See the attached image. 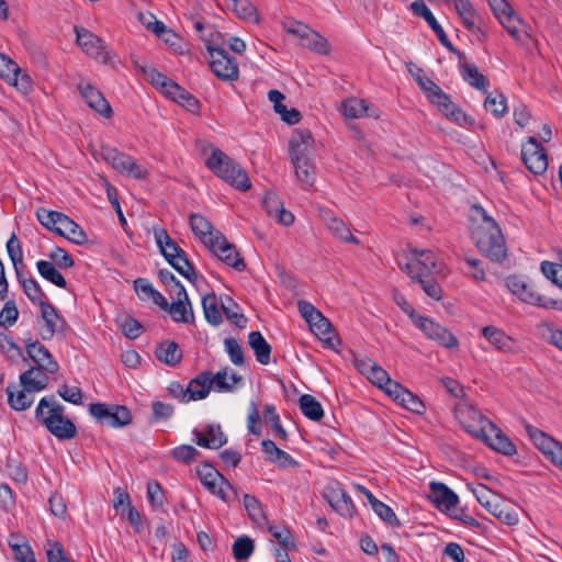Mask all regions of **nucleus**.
Wrapping results in <instances>:
<instances>
[{
	"mask_svg": "<svg viewBox=\"0 0 562 562\" xmlns=\"http://www.w3.org/2000/svg\"><path fill=\"white\" fill-rule=\"evenodd\" d=\"M48 562H75L68 559L60 542L48 541L45 546Z\"/></svg>",
	"mask_w": 562,
	"mask_h": 562,
	"instance_id": "nucleus-64",
	"label": "nucleus"
},
{
	"mask_svg": "<svg viewBox=\"0 0 562 562\" xmlns=\"http://www.w3.org/2000/svg\"><path fill=\"white\" fill-rule=\"evenodd\" d=\"M341 113L347 119L362 117L368 111L364 100L358 98H349L341 103Z\"/></svg>",
	"mask_w": 562,
	"mask_h": 562,
	"instance_id": "nucleus-45",
	"label": "nucleus"
},
{
	"mask_svg": "<svg viewBox=\"0 0 562 562\" xmlns=\"http://www.w3.org/2000/svg\"><path fill=\"white\" fill-rule=\"evenodd\" d=\"M300 409L305 417L318 422L324 416V409L321 403L310 394H303L299 400Z\"/></svg>",
	"mask_w": 562,
	"mask_h": 562,
	"instance_id": "nucleus-39",
	"label": "nucleus"
},
{
	"mask_svg": "<svg viewBox=\"0 0 562 562\" xmlns=\"http://www.w3.org/2000/svg\"><path fill=\"white\" fill-rule=\"evenodd\" d=\"M64 413V406L55 402L54 396L43 397L35 409V418L57 439L68 440L76 437L77 428Z\"/></svg>",
	"mask_w": 562,
	"mask_h": 562,
	"instance_id": "nucleus-1",
	"label": "nucleus"
},
{
	"mask_svg": "<svg viewBox=\"0 0 562 562\" xmlns=\"http://www.w3.org/2000/svg\"><path fill=\"white\" fill-rule=\"evenodd\" d=\"M263 418L267 423L271 425L272 434L274 437L286 440L288 432L282 427L280 422V416L277 413L276 406L273 404H266L263 408Z\"/></svg>",
	"mask_w": 562,
	"mask_h": 562,
	"instance_id": "nucleus-43",
	"label": "nucleus"
},
{
	"mask_svg": "<svg viewBox=\"0 0 562 562\" xmlns=\"http://www.w3.org/2000/svg\"><path fill=\"white\" fill-rule=\"evenodd\" d=\"M521 159L526 168L533 175H542L548 169V156L543 146L535 136L521 147Z\"/></svg>",
	"mask_w": 562,
	"mask_h": 562,
	"instance_id": "nucleus-12",
	"label": "nucleus"
},
{
	"mask_svg": "<svg viewBox=\"0 0 562 562\" xmlns=\"http://www.w3.org/2000/svg\"><path fill=\"white\" fill-rule=\"evenodd\" d=\"M189 221L193 234L209 247V241H214L215 234H217L218 231L214 229L212 224L200 214H190Z\"/></svg>",
	"mask_w": 562,
	"mask_h": 562,
	"instance_id": "nucleus-30",
	"label": "nucleus"
},
{
	"mask_svg": "<svg viewBox=\"0 0 562 562\" xmlns=\"http://www.w3.org/2000/svg\"><path fill=\"white\" fill-rule=\"evenodd\" d=\"M501 24L505 27L508 34L514 37L516 41L520 40V33L518 30V25L522 24L524 21L520 15L514 10L509 11V13L505 15H501L498 19Z\"/></svg>",
	"mask_w": 562,
	"mask_h": 562,
	"instance_id": "nucleus-54",
	"label": "nucleus"
},
{
	"mask_svg": "<svg viewBox=\"0 0 562 562\" xmlns=\"http://www.w3.org/2000/svg\"><path fill=\"white\" fill-rule=\"evenodd\" d=\"M291 161L313 160V137L308 130H297L289 143Z\"/></svg>",
	"mask_w": 562,
	"mask_h": 562,
	"instance_id": "nucleus-18",
	"label": "nucleus"
},
{
	"mask_svg": "<svg viewBox=\"0 0 562 562\" xmlns=\"http://www.w3.org/2000/svg\"><path fill=\"white\" fill-rule=\"evenodd\" d=\"M16 278L19 283L22 285L24 293L32 303L38 304L40 307H42V304L49 303L47 295L35 279L24 278L21 270H18Z\"/></svg>",
	"mask_w": 562,
	"mask_h": 562,
	"instance_id": "nucleus-31",
	"label": "nucleus"
},
{
	"mask_svg": "<svg viewBox=\"0 0 562 562\" xmlns=\"http://www.w3.org/2000/svg\"><path fill=\"white\" fill-rule=\"evenodd\" d=\"M484 106L491 111L496 119H501L507 112L506 97L502 92H490L484 101Z\"/></svg>",
	"mask_w": 562,
	"mask_h": 562,
	"instance_id": "nucleus-46",
	"label": "nucleus"
},
{
	"mask_svg": "<svg viewBox=\"0 0 562 562\" xmlns=\"http://www.w3.org/2000/svg\"><path fill=\"white\" fill-rule=\"evenodd\" d=\"M302 45L322 55H326L330 50L327 40L315 31L308 33L307 37L302 41Z\"/></svg>",
	"mask_w": 562,
	"mask_h": 562,
	"instance_id": "nucleus-49",
	"label": "nucleus"
},
{
	"mask_svg": "<svg viewBox=\"0 0 562 562\" xmlns=\"http://www.w3.org/2000/svg\"><path fill=\"white\" fill-rule=\"evenodd\" d=\"M508 290L517 295L522 302L544 308H557L558 302L538 293L531 283L526 282L517 276L506 279Z\"/></svg>",
	"mask_w": 562,
	"mask_h": 562,
	"instance_id": "nucleus-9",
	"label": "nucleus"
},
{
	"mask_svg": "<svg viewBox=\"0 0 562 562\" xmlns=\"http://www.w3.org/2000/svg\"><path fill=\"white\" fill-rule=\"evenodd\" d=\"M429 486L430 498L439 510L450 513L456 509L459 497L451 488L440 482H431Z\"/></svg>",
	"mask_w": 562,
	"mask_h": 562,
	"instance_id": "nucleus-21",
	"label": "nucleus"
},
{
	"mask_svg": "<svg viewBox=\"0 0 562 562\" xmlns=\"http://www.w3.org/2000/svg\"><path fill=\"white\" fill-rule=\"evenodd\" d=\"M142 71L146 76V78L150 81L151 85L159 88L162 93L167 94L169 90V86L172 83H177L176 81L169 79L166 75L161 74L155 68L145 67L142 68Z\"/></svg>",
	"mask_w": 562,
	"mask_h": 562,
	"instance_id": "nucleus-53",
	"label": "nucleus"
},
{
	"mask_svg": "<svg viewBox=\"0 0 562 562\" xmlns=\"http://www.w3.org/2000/svg\"><path fill=\"white\" fill-rule=\"evenodd\" d=\"M89 413L99 423L110 427H124L132 422V414L124 405L92 403L89 406Z\"/></svg>",
	"mask_w": 562,
	"mask_h": 562,
	"instance_id": "nucleus-8",
	"label": "nucleus"
},
{
	"mask_svg": "<svg viewBox=\"0 0 562 562\" xmlns=\"http://www.w3.org/2000/svg\"><path fill=\"white\" fill-rule=\"evenodd\" d=\"M477 502L485 507L494 517L507 526L518 524V514L514 507L494 499L493 492L484 484H477L472 488Z\"/></svg>",
	"mask_w": 562,
	"mask_h": 562,
	"instance_id": "nucleus-7",
	"label": "nucleus"
},
{
	"mask_svg": "<svg viewBox=\"0 0 562 562\" xmlns=\"http://www.w3.org/2000/svg\"><path fill=\"white\" fill-rule=\"evenodd\" d=\"M176 300L169 304L166 312H168L176 323H194V313L188 293L183 285L178 286V292H175Z\"/></svg>",
	"mask_w": 562,
	"mask_h": 562,
	"instance_id": "nucleus-17",
	"label": "nucleus"
},
{
	"mask_svg": "<svg viewBox=\"0 0 562 562\" xmlns=\"http://www.w3.org/2000/svg\"><path fill=\"white\" fill-rule=\"evenodd\" d=\"M55 234L67 238L76 245H83L88 243V236L86 232L66 214L59 222L58 227L55 228Z\"/></svg>",
	"mask_w": 562,
	"mask_h": 562,
	"instance_id": "nucleus-26",
	"label": "nucleus"
},
{
	"mask_svg": "<svg viewBox=\"0 0 562 562\" xmlns=\"http://www.w3.org/2000/svg\"><path fill=\"white\" fill-rule=\"evenodd\" d=\"M225 350L227 351L231 361L235 366L245 364V355L243 347L234 337H228L224 340Z\"/></svg>",
	"mask_w": 562,
	"mask_h": 562,
	"instance_id": "nucleus-61",
	"label": "nucleus"
},
{
	"mask_svg": "<svg viewBox=\"0 0 562 562\" xmlns=\"http://www.w3.org/2000/svg\"><path fill=\"white\" fill-rule=\"evenodd\" d=\"M38 273L47 281L52 282L58 288L66 289L67 281L64 276L56 269L53 261L40 260L36 263Z\"/></svg>",
	"mask_w": 562,
	"mask_h": 562,
	"instance_id": "nucleus-38",
	"label": "nucleus"
},
{
	"mask_svg": "<svg viewBox=\"0 0 562 562\" xmlns=\"http://www.w3.org/2000/svg\"><path fill=\"white\" fill-rule=\"evenodd\" d=\"M25 349L29 358L38 367L49 374H56L59 371V364L54 359L52 352L38 340H33L31 333L24 338Z\"/></svg>",
	"mask_w": 562,
	"mask_h": 562,
	"instance_id": "nucleus-15",
	"label": "nucleus"
},
{
	"mask_svg": "<svg viewBox=\"0 0 562 562\" xmlns=\"http://www.w3.org/2000/svg\"><path fill=\"white\" fill-rule=\"evenodd\" d=\"M268 530L271 536L281 544L283 548L288 550H296L295 537L291 532V530L281 524H269Z\"/></svg>",
	"mask_w": 562,
	"mask_h": 562,
	"instance_id": "nucleus-41",
	"label": "nucleus"
},
{
	"mask_svg": "<svg viewBox=\"0 0 562 562\" xmlns=\"http://www.w3.org/2000/svg\"><path fill=\"white\" fill-rule=\"evenodd\" d=\"M78 90L86 101V103L98 112L100 115L109 119L112 116L113 111L110 103L106 101L100 90L93 87L88 81H81L78 83Z\"/></svg>",
	"mask_w": 562,
	"mask_h": 562,
	"instance_id": "nucleus-19",
	"label": "nucleus"
},
{
	"mask_svg": "<svg viewBox=\"0 0 562 562\" xmlns=\"http://www.w3.org/2000/svg\"><path fill=\"white\" fill-rule=\"evenodd\" d=\"M454 7L460 15L463 25L471 32L479 31L482 33L483 36H485V33L481 31L480 27L476 29L475 25V19H476V11L473 8L470 0H454Z\"/></svg>",
	"mask_w": 562,
	"mask_h": 562,
	"instance_id": "nucleus-37",
	"label": "nucleus"
},
{
	"mask_svg": "<svg viewBox=\"0 0 562 562\" xmlns=\"http://www.w3.org/2000/svg\"><path fill=\"white\" fill-rule=\"evenodd\" d=\"M468 413L472 417L477 416L482 424H487L490 427V432L493 434V436L487 434L483 426L480 428H474L470 425H467L464 428L469 434L477 439L483 440L493 450L504 456L512 457L517 452L515 443L495 424L480 415L472 406L468 407Z\"/></svg>",
	"mask_w": 562,
	"mask_h": 562,
	"instance_id": "nucleus-5",
	"label": "nucleus"
},
{
	"mask_svg": "<svg viewBox=\"0 0 562 562\" xmlns=\"http://www.w3.org/2000/svg\"><path fill=\"white\" fill-rule=\"evenodd\" d=\"M262 206L267 214L274 218L279 224L289 226L294 222V215L284 209L282 200L273 191L266 192L262 199Z\"/></svg>",
	"mask_w": 562,
	"mask_h": 562,
	"instance_id": "nucleus-20",
	"label": "nucleus"
},
{
	"mask_svg": "<svg viewBox=\"0 0 562 562\" xmlns=\"http://www.w3.org/2000/svg\"><path fill=\"white\" fill-rule=\"evenodd\" d=\"M295 176L303 189H310L315 181V166L313 160L292 161Z\"/></svg>",
	"mask_w": 562,
	"mask_h": 562,
	"instance_id": "nucleus-40",
	"label": "nucleus"
},
{
	"mask_svg": "<svg viewBox=\"0 0 562 562\" xmlns=\"http://www.w3.org/2000/svg\"><path fill=\"white\" fill-rule=\"evenodd\" d=\"M328 228L341 240L352 244H359L347 225L339 218L331 217L327 223Z\"/></svg>",
	"mask_w": 562,
	"mask_h": 562,
	"instance_id": "nucleus-55",
	"label": "nucleus"
},
{
	"mask_svg": "<svg viewBox=\"0 0 562 562\" xmlns=\"http://www.w3.org/2000/svg\"><path fill=\"white\" fill-rule=\"evenodd\" d=\"M416 80H417L419 87L422 88V90L425 92V94L428 98V100L432 104L438 99H441V100H446L447 99V93L443 92V90L435 81H432L430 78L418 76L416 78Z\"/></svg>",
	"mask_w": 562,
	"mask_h": 562,
	"instance_id": "nucleus-47",
	"label": "nucleus"
},
{
	"mask_svg": "<svg viewBox=\"0 0 562 562\" xmlns=\"http://www.w3.org/2000/svg\"><path fill=\"white\" fill-rule=\"evenodd\" d=\"M254 550V541L247 536L237 538L233 543V554L237 561L247 560L252 554Z\"/></svg>",
	"mask_w": 562,
	"mask_h": 562,
	"instance_id": "nucleus-51",
	"label": "nucleus"
},
{
	"mask_svg": "<svg viewBox=\"0 0 562 562\" xmlns=\"http://www.w3.org/2000/svg\"><path fill=\"white\" fill-rule=\"evenodd\" d=\"M196 474L201 483L207 488L209 492L215 488L220 482L226 484L227 488H233L228 480L221 474L211 463L204 462L196 468Z\"/></svg>",
	"mask_w": 562,
	"mask_h": 562,
	"instance_id": "nucleus-29",
	"label": "nucleus"
},
{
	"mask_svg": "<svg viewBox=\"0 0 562 562\" xmlns=\"http://www.w3.org/2000/svg\"><path fill=\"white\" fill-rule=\"evenodd\" d=\"M64 213L57 211H50L45 207H38L36 211V217L38 222L47 229L55 233V228L58 227L59 222L64 217Z\"/></svg>",
	"mask_w": 562,
	"mask_h": 562,
	"instance_id": "nucleus-50",
	"label": "nucleus"
},
{
	"mask_svg": "<svg viewBox=\"0 0 562 562\" xmlns=\"http://www.w3.org/2000/svg\"><path fill=\"white\" fill-rule=\"evenodd\" d=\"M409 9L412 10L414 15L423 18L428 23L430 29L436 33L442 46H445L447 49H452V43L449 41L446 32L437 22L436 18L428 9V7L425 4V2L414 1L411 3Z\"/></svg>",
	"mask_w": 562,
	"mask_h": 562,
	"instance_id": "nucleus-24",
	"label": "nucleus"
},
{
	"mask_svg": "<svg viewBox=\"0 0 562 562\" xmlns=\"http://www.w3.org/2000/svg\"><path fill=\"white\" fill-rule=\"evenodd\" d=\"M221 308L226 318L232 322L236 327L244 328L247 324L246 316L239 312L238 304L227 296L226 301L221 300Z\"/></svg>",
	"mask_w": 562,
	"mask_h": 562,
	"instance_id": "nucleus-42",
	"label": "nucleus"
},
{
	"mask_svg": "<svg viewBox=\"0 0 562 562\" xmlns=\"http://www.w3.org/2000/svg\"><path fill=\"white\" fill-rule=\"evenodd\" d=\"M490 229L471 228V238L479 251L494 262H502L507 256L505 239L499 226L491 224Z\"/></svg>",
	"mask_w": 562,
	"mask_h": 562,
	"instance_id": "nucleus-6",
	"label": "nucleus"
},
{
	"mask_svg": "<svg viewBox=\"0 0 562 562\" xmlns=\"http://www.w3.org/2000/svg\"><path fill=\"white\" fill-rule=\"evenodd\" d=\"M472 216H471V221H472V225H471V228H485L488 227L490 228V225L487 224H491L493 226H498V224L494 221V218H492L487 212L484 210V207H482L481 205L479 204H474L472 206Z\"/></svg>",
	"mask_w": 562,
	"mask_h": 562,
	"instance_id": "nucleus-59",
	"label": "nucleus"
},
{
	"mask_svg": "<svg viewBox=\"0 0 562 562\" xmlns=\"http://www.w3.org/2000/svg\"><path fill=\"white\" fill-rule=\"evenodd\" d=\"M416 281L420 283L425 293L434 300L439 301L442 296L441 286L437 281L425 274L424 272L416 273Z\"/></svg>",
	"mask_w": 562,
	"mask_h": 562,
	"instance_id": "nucleus-52",
	"label": "nucleus"
},
{
	"mask_svg": "<svg viewBox=\"0 0 562 562\" xmlns=\"http://www.w3.org/2000/svg\"><path fill=\"white\" fill-rule=\"evenodd\" d=\"M104 159L112 165V167L135 179H143L146 177L147 171L138 165L131 156L119 151L116 148L104 147L102 148Z\"/></svg>",
	"mask_w": 562,
	"mask_h": 562,
	"instance_id": "nucleus-14",
	"label": "nucleus"
},
{
	"mask_svg": "<svg viewBox=\"0 0 562 562\" xmlns=\"http://www.w3.org/2000/svg\"><path fill=\"white\" fill-rule=\"evenodd\" d=\"M210 55V67L221 80L232 81L238 78V65L222 47L206 45Z\"/></svg>",
	"mask_w": 562,
	"mask_h": 562,
	"instance_id": "nucleus-10",
	"label": "nucleus"
},
{
	"mask_svg": "<svg viewBox=\"0 0 562 562\" xmlns=\"http://www.w3.org/2000/svg\"><path fill=\"white\" fill-rule=\"evenodd\" d=\"M193 385H196V383L193 382V379L189 382L186 389L180 382L172 381L168 386V392L172 397L179 398L184 403L190 401H199L200 398H191L192 393L199 392V390H193Z\"/></svg>",
	"mask_w": 562,
	"mask_h": 562,
	"instance_id": "nucleus-48",
	"label": "nucleus"
},
{
	"mask_svg": "<svg viewBox=\"0 0 562 562\" xmlns=\"http://www.w3.org/2000/svg\"><path fill=\"white\" fill-rule=\"evenodd\" d=\"M414 254L417 256L415 258L416 262L418 263L419 271L424 272L425 274H430L434 270L437 269V263L435 260V256L432 251L430 250H420L417 249L414 250Z\"/></svg>",
	"mask_w": 562,
	"mask_h": 562,
	"instance_id": "nucleus-58",
	"label": "nucleus"
},
{
	"mask_svg": "<svg viewBox=\"0 0 562 562\" xmlns=\"http://www.w3.org/2000/svg\"><path fill=\"white\" fill-rule=\"evenodd\" d=\"M524 425L535 446L549 456L555 465L562 469V443L526 422Z\"/></svg>",
	"mask_w": 562,
	"mask_h": 562,
	"instance_id": "nucleus-13",
	"label": "nucleus"
},
{
	"mask_svg": "<svg viewBox=\"0 0 562 562\" xmlns=\"http://www.w3.org/2000/svg\"><path fill=\"white\" fill-rule=\"evenodd\" d=\"M193 382L200 387L199 392L192 393L191 398H205L212 387L217 392H233L243 382V376L229 368H224L213 374L211 371H202Z\"/></svg>",
	"mask_w": 562,
	"mask_h": 562,
	"instance_id": "nucleus-4",
	"label": "nucleus"
},
{
	"mask_svg": "<svg viewBox=\"0 0 562 562\" xmlns=\"http://www.w3.org/2000/svg\"><path fill=\"white\" fill-rule=\"evenodd\" d=\"M202 307L204 317L207 323L213 326H218L223 322L221 301L214 293H209L202 297Z\"/></svg>",
	"mask_w": 562,
	"mask_h": 562,
	"instance_id": "nucleus-36",
	"label": "nucleus"
},
{
	"mask_svg": "<svg viewBox=\"0 0 562 562\" xmlns=\"http://www.w3.org/2000/svg\"><path fill=\"white\" fill-rule=\"evenodd\" d=\"M41 317L45 323L38 331L43 340H50L56 333L64 330L63 324L65 322L52 303L42 304Z\"/></svg>",
	"mask_w": 562,
	"mask_h": 562,
	"instance_id": "nucleus-23",
	"label": "nucleus"
},
{
	"mask_svg": "<svg viewBox=\"0 0 562 562\" xmlns=\"http://www.w3.org/2000/svg\"><path fill=\"white\" fill-rule=\"evenodd\" d=\"M76 40L82 50L89 56L100 59L102 64H109L111 53L105 48L104 42L85 27L75 26Z\"/></svg>",
	"mask_w": 562,
	"mask_h": 562,
	"instance_id": "nucleus-16",
	"label": "nucleus"
},
{
	"mask_svg": "<svg viewBox=\"0 0 562 562\" xmlns=\"http://www.w3.org/2000/svg\"><path fill=\"white\" fill-rule=\"evenodd\" d=\"M154 236L167 262L190 282H194L196 279L195 269L189 261L186 251L170 238L165 228H155Z\"/></svg>",
	"mask_w": 562,
	"mask_h": 562,
	"instance_id": "nucleus-3",
	"label": "nucleus"
},
{
	"mask_svg": "<svg viewBox=\"0 0 562 562\" xmlns=\"http://www.w3.org/2000/svg\"><path fill=\"white\" fill-rule=\"evenodd\" d=\"M232 7L238 18L244 20L255 18V20L258 21L256 16L257 10L250 0H232Z\"/></svg>",
	"mask_w": 562,
	"mask_h": 562,
	"instance_id": "nucleus-62",
	"label": "nucleus"
},
{
	"mask_svg": "<svg viewBox=\"0 0 562 562\" xmlns=\"http://www.w3.org/2000/svg\"><path fill=\"white\" fill-rule=\"evenodd\" d=\"M32 392L26 391L24 387L21 391H18L16 396L14 395V392L11 390V386L7 387V394H8V404L10 407L14 411H25L29 408L34 398L31 395Z\"/></svg>",
	"mask_w": 562,
	"mask_h": 562,
	"instance_id": "nucleus-44",
	"label": "nucleus"
},
{
	"mask_svg": "<svg viewBox=\"0 0 562 562\" xmlns=\"http://www.w3.org/2000/svg\"><path fill=\"white\" fill-rule=\"evenodd\" d=\"M428 338L437 341L446 348H453L458 346L457 337L440 324L432 330L431 336Z\"/></svg>",
	"mask_w": 562,
	"mask_h": 562,
	"instance_id": "nucleus-60",
	"label": "nucleus"
},
{
	"mask_svg": "<svg viewBox=\"0 0 562 562\" xmlns=\"http://www.w3.org/2000/svg\"><path fill=\"white\" fill-rule=\"evenodd\" d=\"M372 509L374 513L390 526H401L398 518L393 509L381 501L373 502Z\"/></svg>",
	"mask_w": 562,
	"mask_h": 562,
	"instance_id": "nucleus-63",
	"label": "nucleus"
},
{
	"mask_svg": "<svg viewBox=\"0 0 562 562\" xmlns=\"http://www.w3.org/2000/svg\"><path fill=\"white\" fill-rule=\"evenodd\" d=\"M155 355L159 361L170 367L179 364L182 359V351L178 344L170 340L160 342L155 350Z\"/></svg>",
	"mask_w": 562,
	"mask_h": 562,
	"instance_id": "nucleus-33",
	"label": "nucleus"
},
{
	"mask_svg": "<svg viewBox=\"0 0 562 562\" xmlns=\"http://www.w3.org/2000/svg\"><path fill=\"white\" fill-rule=\"evenodd\" d=\"M47 373L38 367H31L20 375V383L29 392H40L48 385Z\"/></svg>",
	"mask_w": 562,
	"mask_h": 562,
	"instance_id": "nucleus-25",
	"label": "nucleus"
},
{
	"mask_svg": "<svg viewBox=\"0 0 562 562\" xmlns=\"http://www.w3.org/2000/svg\"><path fill=\"white\" fill-rule=\"evenodd\" d=\"M397 403L415 414L422 415L425 412V404L423 403V401L416 394L412 393L407 389L398 398Z\"/></svg>",
	"mask_w": 562,
	"mask_h": 562,
	"instance_id": "nucleus-56",
	"label": "nucleus"
},
{
	"mask_svg": "<svg viewBox=\"0 0 562 562\" xmlns=\"http://www.w3.org/2000/svg\"><path fill=\"white\" fill-rule=\"evenodd\" d=\"M221 261L237 271H244L246 263L240 257L234 244H231L224 234L217 232L214 241H209L207 247Z\"/></svg>",
	"mask_w": 562,
	"mask_h": 562,
	"instance_id": "nucleus-11",
	"label": "nucleus"
},
{
	"mask_svg": "<svg viewBox=\"0 0 562 562\" xmlns=\"http://www.w3.org/2000/svg\"><path fill=\"white\" fill-rule=\"evenodd\" d=\"M166 95L171 100L178 102L180 105H182L190 112L194 113L200 108L199 100L184 88L180 87L178 83L170 85L168 93Z\"/></svg>",
	"mask_w": 562,
	"mask_h": 562,
	"instance_id": "nucleus-35",
	"label": "nucleus"
},
{
	"mask_svg": "<svg viewBox=\"0 0 562 562\" xmlns=\"http://www.w3.org/2000/svg\"><path fill=\"white\" fill-rule=\"evenodd\" d=\"M483 336L499 351L514 353L517 346L515 340L506 333L494 326H486L482 329Z\"/></svg>",
	"mask_w": 562,
	"mask_h": 562,
	"instance_id": "nucleus-27",
	"label": "nucleus"
},
{
	"mask_svg": "<svg viewBox=\"0 0 562 562\" xmlns=\"http://www.w3.org/2000/svg\"><path fill=\"white\" fill-rule=\"evenodd\" d=\"M324 497L329 505L341 516L352 517L356 507L350 495L341 487H328L324 493Z\"/></svg>",
	"mask_w": 562,
	"mask_h": 562,
	"instance_id": "nucleus-22",
	"label": "nucleus"
},
{
	"mask_svg": "<svg viewBox=\"0 0 562 562\" xmlns=\"http://www.w3.org/2000/svg\"><path fill=\"white\" fill-rule=\"evenodd\" d=\"M248 345L254 350L256 359L259 363L268 364L270 362L272 348L260 331L249 333Z\"/></svg>",
	"mask_w": 562,
	"mask_h": 562,
	"instance_id": "nucleus-34",
	"label": "nucleus"
},
{
	"mask_svg": "<svg viewBox=\"0 0 562 562\" xmlns=\"http://www.w3.org/2000/svg\"><path fill=\"white\" fill-rule=\"evenodd\" d=\"M7 251H8V255L14 266V270L16 273L18 270H21L20 266L22 265V261H23V251H22L20 240L14 233L11 235V237L7 241Z\"/></svg>",
	"mask_w": 562,
	"mask_h": 562,
	"instance_id": "nucleus-57",
	"label": "nucleus"
},
{
	"mask_svg": "<svg viewBox=\"0 0 562 562\" xmlns=\"http://www.w3.org/2000/svg\"><path fill=\"white\" fill-rule=\"evenodd\" d=\"M459 69L463 80L468 82L471 87L477 90H487L490 82L487 78L479 71L477 67L474 64L468 61H460Z\"/></svg>",
	"mask_w": 562,
	"mask_h": 562,
	"instance_id": "nucleus-32",
	"label": "nucleus"
},
{
	"mask_svg": "<svg viewBox=\"0 0 562 562\" xmlns=\"http://www.w3.org/2000/svg\"><path fill=\"white\" fill-rule=\"evenodd\" d=\"M205 165L217 177L236 189L241 191L250 189L251 182L245 169L221 149L214 148Z\"/></svg>",
	"mask_w": 562,
	"mask_h": 562,
	"instance_id": "nucleus-2",
	"label": "nucleus"
},
{
	"mask_svg": "<svg viewBox=\"0 0 562 562\" xmlns=\"http://www.w3.org/2000/svg\"><path fill=\"white\" fill-rule=\"evenodd\" d=\"M262 451L268 460L280 468H296L299 462L293 459L288 452L280 449L271 439L261 441Z\"/></svg>",
	"mask_w": 562,
	"mask_h": 562,
	"instance_id": "nucleus-28",
	"label": "nucleus"
}]
</instances>
